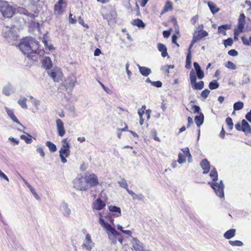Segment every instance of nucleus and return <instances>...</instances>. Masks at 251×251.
I'll list each match as a JSON object with an SVG mask.
<instances>
[{
	"instance_id": "obj_1",
	"label": "nucleus",
	"mask_w": 251,
	"mask_h": 251,
	"mask_svg": "<svg viewBox=\"0 0 251 251\" xmlns=\"http://www.w3.org/2000/svg\"><path fill=\"white\" fill-rule=\"evenodd\" d=\"M99 222L105 230L108 235V239L111 243L116 244L118 241L121 244H122L123 240L121 234L116 231L115 227L112 226L110 224L105 221L102 217L101 213H99Z\"/></svg>"
},
{
	"instance_id": "obj_2",
	"label": "nucleus",
	"mask_w": 251,
	"mask_h": 251,
	"mask_svg": "<svg viewBox=\"0 0 251 251\" xmlns=\"http://www.w3.org/2000/svg\"><path fill=\"white\" fill-rule=\"evenodd\" d=\"M19 47L21 51L29 56L32 53H36L39 48V42L34 38L26 37L22 40Z\"/></svg>"
},
{
	"instance_id": "obj_3",
	"label": "nucleus",
	"mask_w": 251,
	"mask_h": 251,
	"mask_svg": "<svg viewBox=\"0 0 251 251\" xmlns=\"http://www.w3.org/2000/svg\"><path fill=\"white\" fill-rule=\"evenodd\" d=\"M210 176L212 178L214 182H209L208 183L211 185V187L214 190V191L217 196L220 198H224V184L222 180L220 183L215 182L218 180V174L215 168H213L210 173Z\"/></svg>"
},
{
	"instance_id": "obj_4",
	"label": "nucleus",
	"mask_w": 251,
	"mask_h": 251,
	"mask_svg": "<svg viewBox=\"0 0 251 251\" xmlns=\"http://www.w3.org/2000/svg\"><path fill=\"white\" fill-rule=\"evenodd\" d=\"M0 12L3 17L6 18L12 17L15 13V9L8 2L0 1Z\"/></svg>"
},
{
	"instance_id": "obj_5",
	"label": "nucleus",
	"mask_w": 251,
	"mask_h": 251,
	"mask_svg": "<svg viewBox=\"0 0 251 251\" xmlns=\"http://www.w3.org/2000/svg\"><path fill=\"white\" fill-rule=\"evenodd\" d=\"M74 188L79 191H87L88 187L84 176H81L76 177L73 181Z\"/></svg>"
},
{
	"instance_id": "obj_6",
	"label": "nucleus",
	"mask_w": 251,
	"mask_h": 251,
	"mask_svg": "<svg viewBox=\"0 0 251 251\" xmlns=\"http://www.w3.org/2000/svg\"><path fill=\"white\" fill-rule=\"evenodd\" d=\"M190 80L192 88L194 90H201L204 87V82L203 81L196 82V75L194 70H192L190 72Z\"/></svg>"
},
{
	"instance_id": "obj_7",
	"label": "nucleus",
	"mask_w": 251,
	"mask_h": 251,
	"mask_svg": "<svg viewBox=\"0 0 251 251\" xmlns=\"http://www.w3.org/2000/svg\"><path fill=\"white\" fill-rule=\"evenodd\" d=\"M88 189L98 185L99 180L97 175L94 173L86 174L84 176Z\"/></svg>"
},
{
	"instance_id": "obj_8",
	"label": "nucleus",
	"mask_w": 251,
	"mask_h": 251,
	"mask_svg": "<svg viewBox=\"0 0 251 251\" xmlns=\"http://www.w3.org/2000/svg\"><path fill=\"white\" fill-rule=\"evenodd\" d=\"M48 75L52 78L54 81L58 82L62 77V73L59 68H54L48 71Z\"/></svg>"
},
{
	"instance_id": "obj_9",
	"label": "nucleus",
	"mask_w": 251,
	"mask_h": 251,
	"mask_svg": "<svg viewBox=\"0 0 251 251\" xmlns=\"http://www.w3.org/2000/svg\"><path fill=\"white\" fill-rule=\"evenodd\" d=\"M94 244L91 239L90 235L87 234L85 236V239L82 245V248L88 251H91L94 247Z\"/></svg>"
},
{
	"instance_id": "obj_10",
	"label": "nucleus",
	"mask_w": 251,
	"mask_h": 251,
	"mask_svg": "<svg viewBox=\"0 0 251 251\" xmlns=\"http://www.w3.org/2000/svg\"><path fill=\"white\" fill-rule=\"evenodd\" d=\"M55 123L58 135L60 137L64 136L66 133V131L63 122L60 119H57L56 120Z\"/></svg>"
},
{
	"instance_id": "obj_11",
	"label": "nucleus",
	"mask_w": 251,
	"mask_h": 251,
	"mask_svg": "<svg viewBox=\"0 0 251 251\" xmlns=\"http://www.w3.org/2000/svg\"><path fill=\"white\" fill-rule=\"evenodd\" d=\"M60 210L64 217L69 218L71 214V210L69 205L65 201H62L60 206Z\"/></svg>"
},
{
	"instance_id": "obj_12",
	"label": "nucleus",
	"mask_w": 251,
	"mask_h": 251,
	"mask_svg": "<svg viewBox=\"0 0 251 251\" xmlns=\"http://www.w3.org/2000/svg\"><path fill=\"white\" fill-rule=\"evenodd\" d=\"M131 244L135 251H143L145 250L144 244L136 238H132Z\"/></svg>"
},
{
	"instance_id": "obj_13",
	"label": "nucleus",
	"mask_w": 251,
	"mask_h": 251,
	"mask_svg": "<svg viewBox=\"0 0 251 251\" xmlns=\"http://www.w3.org/2000/svg\"><path fill=\"white\" fill-rule=\"evenodd\" d=\"M59 153L62 163L64 164L66 163L67 161L66 157H68L70 155V149L61 148L59 151Z\"/></svg>"
},
{
	"instance_id": "obj_14",
	"label": "nucleus",
	"mask_w": 251,
	"mask_h": 251,
	"mask_svg": "<svg viewBox=\"0 0 251 251\" xmlns=\"http://www.w3.org/2000/svg\"><path fill=\"white\" fill-rule=\"evenodd\" d=\"M105 206V202L100 199H97L92 204V208L97 210H100Z\"/></svg>"
},
{
	"instance_id": "obj_15",
	"label": "nucleus",
	"mask_w": 251,
	"mask_h": 251,
	"mask_svg": "<svg viewBox=\"0 0 251 251\" xmlns=\"http://www.w3.org/2000/svg\"><path fill=\"white\" fill-rule=\"evenodd\" d=\"M76 79L74 76L68 77L64 82V86L66 88L73 89L75 85Z\"/></svg>"
},
{
	"instance_id": "obj_16",
	"label": "nucleus",
	"mask_w": 251,
	"mask_h": 251,
	"mask_svg": "<svg viewBox=\"0 0 251 251\" xmlns=\"http://www.w3.org/2000/svg\"><path fill=\"white\" fill-rule=\"evenodd\" d=\"M5 109L7 115L14 122L18 124L20 126L23 127L24 128H25V127L23 125L18 121V119L15 115L14 111L12 109H9L8 107H5Z\"/></svg>"
},
{
	"instance_id": "obj_17",
	"label": "nucleus",
	"mask_w": 251,
	"mask_h": 251,
	"mask_svg": "<svg viewBox=\"0 0 251 251\" xmlns=\"http://www.w3.org/2000/svg\"><path fill=\"white\" fill-rule=\"evenodd\" d=\"M194 67L195 69V72L196 77L197 76L200 79H202L204 76V74L199 64L197 62H194Z\"/></svg>"
},
{
	"instance_id": "obj_18",
	"label": "nucleus",
	"mask_w": 251,
	"mask_h": 251,
	"mask_svg": "<svg viewBox=\"0 0 251 251\" xmlns=\"http://www.w3.org/2000/svg\"><path fill=\"white\" fill-rule=\"evenodd\" d=\"M63 0H58L57 2L54 5V13L56 15H60L63 13L62 4Z\"/></svg>"
},
{
	"instance_id": "obj_19",
	"label": "nucleus",
	"mask_w": 251,
	"mask_h": 251,
	"mask_svg": "<svg viewBox=\"0 0 251 251\" xmlns=\"http://www.w3.org/2000/svg\"><path fill=\"white\" fill-rule=\"evenodd\" d=\"M108 209L113 213L114 217H118L121 215V210L119 207L111 205L108 206Z\"/></svg>"
},
{
	"instance_id": "obj_20",
	"label": "nucleus",
	"mask_w": 251,
	"mask_h": 251,
	"mask_svg": "<svg viewBox=\"0 0 251 251\" xmlns=\"http://www.w3.org/2000/svg\"><path fill=\"white\" fill-rule=\"evenodd\" d=\"M208 35V33L205 31L202 30H200L198 32H196L194 35L193 37L197 40H200L201 38L207 36Z\"/></svg>"
},
{
	"instance_id": "obj_21",
	"label": "nucleus",
	"mask_w": 251,
	"mask_h": 251,
	"mask_svg": "<svg viewBox=\"0 0 251 251\" xmlns=\"http://www.w3.org/2000/svg\"><path fill=\"white\" fill-rule=\"evenodd\" d=\"M200 165L203 171V174H207L209 172L210 164L207 159H203L201 161Z\"/></svg>"
},
{
	"instance_id": "obj_22",
	"label": "nucleus",
	"mask_w": 251,
	"mask_h": 251,
	"mask_svg": "<svg viewBox=\"0 0 251 251\" xmlns=\"http://www.w3.org/2000/svg\"><path fill=\"white\" fill-rule=\"evenodd\" d=\"M137 66L139 69L140 73L143 76H147L151 73V71L149 68L146 67H142L139 64H137Z\"/></svg>"
},
{
	"instance_id": "obj_23",
	"label": "nucleus",
	"mask_w": 251,
	"mask_h": 251,
	"mask_svg": "<svg viewBox=\"0 0 251 251\" xmlns=\"http://www.w3.org/2000/svg\"><path fill=\"white\" fill-rule=\"evenodd\" d=\"M42 64L44 68H45L46 70H49L52 66L50 58L47 56L43 58L42 60Z\"/></svg>"
},
{
	"instance_id": "obj_24",
	"label": "nucleus",
	"mask_w": 251,
	"mask_h": 251,
	"mask_svg": "<svg viewBox=\"0 0 251 251\" xmlns=\"http://www.w3.org/2000/svg\"><path fill=\"white\" fill-rule=\"evenodd\" d=\"M14 91V88L13 86L9 84L3 87L2 90V93L5 96H10Z\"/></svg>"
},
{
	"instance_id": "obj_25",
	"label": "nucleus",
	"mask_w": 251,
	"mask_h": 251,
	"mask_svg": "<svg viewBox=\"0 0 251 251\" xmlns=\"http://www.w3.org/2000/svg\"><path fill=\"white\" fill-rule=\"evenodd\" d=\"M158 50L161 52V55L163 57L168 56L167 49L165 45L163 44L159 43L157 44Z\"/></svg>"
},
{
	"instance_id": "obj_26",
	"label": "nucleus",
	"mask_w": 251,
	"mask_h": 251,
	"mask_svg": "<svg viewBox=\"0 0 251 251\" xmlns=\"http://www.w3.org/2000/svg\"><path fill=\"white\" fill-rule=\"evenodd\" d=\"M128 193L132 196V199L134 200H138L139 201H142L144 199V196L142 194H136L132 191L127 190Z\"/></svg>"
},
{
	"instance_id": "obj_27",
	"label": "nucleus",
	"mask_w": 251,
	"mask_h": 251,
	"mask_svg": "<svg viewBox=\"0 0 251 251\" xmlns=\"http://www.w3.org/2000/svg\"><path fill=\"white\" fill-rule=\"evenodd\" d=\"M242 130L245 133H251V127L245 120L242 121Z\"/></svg>"
},
{
	"instance_id": "obj_28",
	"label": "nucleus",
	"mask_w": 251,
	"mask_h": 251,
	"mask_svg": "<svg viewBox=\"0 0 251 251\" xmlns=\"http://www.w3.org/2000/svg\"><path fill=\"white\" fill-rule=\"evenodd\" d=\"M195 122L198 126L200 127L204 121V115L202 113H200L199 116H196L195 117Z\"/></svg>"
},
{
	"instance_id": "obj_29",
	"label": "nucleus",
	"mask_w": 251,
	"mask_h": 251,
	"mask_svg": "<svg viewBox=\"0 0 251 251\" xmlns=\"http://www.w3.org/2000/svg\"><path fill=\"white\" fill-rule=\"evenodd\" d=\"M235 229H229L225 233L224 236L225 238L229 239L235 236Z\"/></svg>"
},
{
	"instance_id": "obj_30",
	"label": "nucleus",
	"mask_w": 251,
	"mask_h": 251,
	"mask_svg": "<svg viewBox=\"0 0 251 251\" xmlns=\"http://www.w3.org/2000/svg\"><path fill=\"white\" fill-rule=\"evenodd\" d=\"M245 21H241V20H238V28L237 30L234 31V34L236 35L237 32H242L244 28L245 25Z\"/></svg>"
},
{
	"instance_id": "obj_31",
	"label": "nucleus",
	"mask_w": 251,
	"mask_h": 251,
	"mask_svg": "<svg viewBox=\"0 0 251 251\" xmlns=\"http://www.w3.org/2000/svg\"><path fill=\"white\" fill-rule=\"evenodd\" d=\"M132 24L133 25L137 26L138 27L144 28L145 26V24L143 23V22L139 19L133 20L132 22Z\"/></svg>"
},
{
	"instance_id": "obj_32",
	"label": "nucleus",
	"mask_w": 251,
	"mask_h": 251,
	"mask_svg": "<svg viewBox=\"0 0 251 251\" xmlns=\"http://www.w3.org/2000/svg\"><path fill=\"white\" fill-rule=\"evenodd\" d=\"M46 145L48 147L49 150L51 152H55L57 151L56 145L50 141H47Z\"/></svg>"
},
{
	"instance_id": "obj_33",
	"label": "nucleus",
	"mask_w": 251,
	"mask_h": 251,
	"mask_svg": "<svg viewBox=\"0 0 251 251\" xmlns=\"http://www.w3.org/2000/svg\"><path fill=\"white\" fill-rule=\"evenodd\" d=\"M26 98L25 97L22 98L18 100V103L21 106L23 109H27V106L26 103Z\"/></svg>"
},
{
	"instance_id": "obj_34",
	"label": "nucleus",
	"mask_w": 251,
	"mask_h": 251,
	"mask_svg": "<svg viewBox=\"0 0 251 251\" xmlns=\"http://www.w3.org/2000/svg\"><path fill=\"white\" fill-rule=\"evenodd\" d=\"M208 5L213 14L216 13L219 11V9L217 8L216 4L212 2H208Z\"/></svg>"
},
{
	"instance_id": "obj_35",
	"label": "nucleus",
	"mask_w": 251,
	"mask_h": 251,
	"mask_svg": "<svg viewBox=\"0 0 251 251\" xmlns=\"http://www.w3.org/2000/svg\"><path fill=\"white\" fill-rule=\"evenodd\" d=\"M172 8L173 6L172 3L170 1H168L165 4L164 9L161 12V14H163L166 12L172 10Z\"/></svg>"
},
{
	"instance_id": "obj_36",
	"label": "nucleus",
	"mask_w": 251,
	"mask_h": 251,
	"mask_svg": "<svg viewBox=\"0 0 251 251\" xmlns=\"http://www.w3.org/2000/svg\"><path fill=\"white\" fill-rule=\"evenodd\" d=\"M244 107V103L243 102L238 101L234 103L233 105V109L234 111L239 110L242 109Z\"/></svg>"
},
{
	"instance_id": "obj_37",
	"label": "nucleus",
	"mask_w": 251,
	"mask_h": 251,
	"mask_svg": "<svg viewBox=\"0 0 251 251\" xmlns=\"http://www.w3.org/2000/svg\"><path fill=\"white\" fill-rule=\"evenodd\" d=\"M118 184L120 187L125 188L127 192V190H129L127 187L128 186L127 183L125 179L123 178V179H122L120 181H119Z\"/></svg>"
},
{
	"instance_id": "obj_38",
	"label": "nucleus",
	"mask_w": 251,
	"mask_h": 251,
	"mask_svg": "<svg viewBox=\"0 0 251 251\" xmlns=\"http://www.w3.org/2000/svg\"><path fill=\"white\" fill-rule=\"evenodd\" d=\"M62 146L61 148L69 149H70V144L69 141L67 138L64 139L61 141Z\"/></svg>"
},
{
	"instance_id": "obj_39",
	"label": "nucleus",
	"mask_w": 251,
	"mask_h": 251,
	"mask_svg": "<svg viewBox=\"0 0 251 251\" xmlns=\"http://www.w3.org/2000/svg\"><path fill=\"white\" fill-rule=\"evenodd\" d=\"M219 86V83L216 80H213L209 83V88L211 90H214L218 88Z\"/></svg>"
},
{
	"instance_id": "obj_40",
	"label": "nucleus",
	"mask_w": 251,
	"mask_h": 251,
	"mask_svg": "<svg viewBox=\"0 0 251 251\" xmlns=\"http://www.w3.org/2000/svg\"><path fill=\"white\" fill-rule=\"evenodd\" d=\"M36 151L37 153H39L40 156L42 157H44L45 156V153L44 151L43 147L41 145H38L36 148Z\"/></svg>"
},
{
	"instance_id": "obj_41",
	"label": "nucleus",
	"mask_w": 251,
	"mask_h": 251,
	"mask_svg": "<svg viewBox=\"0 0 251 251\" xmlns=\"http://www.w3.org/2000/svg\"><path fill=\"white\" fill-rule=\"evenodd\" d=\"M225 67L230 70H236L237 69L236 65L231 61H227L225 64Z\"/></svg>"
},
{
	"instance_id": "obj_42",
	"label": "nucleus",
	"mask_w": 251,
	"mask_h": 251,
	"mask_svg": "<svg viewBox=\"0 0 251 251\" xmlns=\"http://www.w3.org/2000/svg\"><path fill=\"white\" fill-rule=\"evenodd\" d=\"M27 135L29 137L26 136L25 135H22L20 138L21 139L25 140L26 143L30 144L32 142L31 136L29 134H27Z\"/></svg>"
},
{
	"instance_id": "obj_43",
	"label": "nucleus",
	"mask_w": 251,
	"mask_h": 251,
	"mask_svg": "<svg viewBox=\"0 0 251 251\" xmlns=\"http://www.w3.org/2000/svg\"><path fill=\"white\" fill-rule=\"evenodd\" d=\"M17 12H19L21 14H24L26 16H29L31 15L30 13H29L27 10L25 9L23 7H18L17 9Z\"/></svg>"
},
{
	"instance_id": "obj_44",
	"label": "nucleus",
	"mask_w": 251,
	"mask_h": 251,
	"mask_svg": "<svg viewBox=\"0 0 251 251\" xmlns=\"http://www.w3.org/2000/svg\"><path fill=\"white\" fill-rule=\"evenodd\" d=\"M229 243L232 246H238L240 247L243 245V243L242 241L239 240L235 241H229Z\"/></svg>"
},
{
	"instance_id": "obj_45",
	"label": "nucleus",
	"mask_w": 251,
	"mask_h": 251,
	"mask_svg": "<svg viewBox=\"0 0 251 251\" xmlns=\"http://www.w3.org/2000/svg\"><path fill=\"white\" fill-rule=\"evenodd\" d=\"M241 40L243 44L245 45L250 46L251 44V36L249 38V39H248L245 37H242Z\"/></svg>"
},
{
	"instance_id": "obj_46",
	"label": "nucleus",
	"mask_w": 251,
	"mask_h": 251,
	"mask_svg": "<svg viewBox=\"0 0 251 251\" xmlns=\"http://www.w3.org/2000/svg\"><path fill=\"white\" fill-rule=\"evenodd\" d=\"M178 157V159L177 162L179 164H182V163H183L185 162V161H186V159H185L186 156H184V155H182L181 153H179Z\"/></svg>"
},
{
	"instance_id": "obj_47",
	"label": "nucleus",
	"mask_w": 251,
	"mask_h": 251,
	"mask_svg": "<svg viewBox=\"0 0 251 251\" xmlns=\"http://www.w3.org/2000/svg\"><path fill=\"white\" fill-rule=\"evenodd\" d=\"M233 44V40L231 38H229L226 40H224V44L226 47L230 46Z\"/></svg>"
},
{
	"instance_id": "obj_48",
	"label": "nucleus",
	"mask_w": 251,
	"mask_h": 251,
	"mask_svg": "<svg viewBox=\"0 0 251 251\" xmlns=\"http://www.w3.org/2000/svg\"><path fill=\"white\" fill-rule=\"evenodd\" d=\"M226 123L228 126L229 129L233 128V124L231 118L228 117L226 119Z\"/></svg>"
},
{
	"instance_id": "obj_49",
	"label": "nucleus",
	"mask_w": 251,
	"mask_h": 251,
	"mask_svg": "<svg viewBox=\"0 0 251 251\" xmlns=\"http://www.w3.org/2000/svg\"><path fill=\"white\" fill-rule=\"evenodd\" d=\"M210 93V91L207 89L204 90L202 91L201 93V96L205 99L207 98L208 96L209 95Z\"/></svg>"
},
{
	"instance_id": "obj_50",
	"label": "nucleus",
	"mask_w": 251,
	"mask_h": 251,
	"mask_svg": "<svg viewBox=\"0 0 251 251\" xmlns=\"http://www.w3.org/2000/svg\"><path fill=\"white\" fill-rule=\"evenodd\" d=\"M181 151H183V152L184 153L186 156H188L189 158H191V155L189 152V150L188 148L182 149Z\"/></svg>"
},
{
	"instance_id": "obj_51",
	"label": "nucleus",
	"mask_w": 251,
	"mask_h": 251,
	"mask_svg": "<svg viewBox=\"0 0 251 251\" xmlns=\"http://www.w3.org/2000/svg\"><path fill=\"white\" fill-rule=\"evenodd\" d=\"M186 63L191 64V51L188 52L186 56Z\"/></svg>"
},
{
	"instance_id": "obj_52",
	"label": "nucleus",
	"mask_w": 251,
	"mask_h": 251,
	"mask_svg": "<svg viewBox=\"0 0 251 251\" xmlns=\"http://www.w3.org/2000/svg\"><path fill=\"white\" fill-rule=\"evenodd\" d=\"M22 179L26 186L29 189L30 191H33L34 189L31 186V185L24 178L22 177Z\"/></svg>"
},
{
	"instance_id": "obj_53",
	"label": "nucleus",
	"mask_w": 251,
	"mask_h": 251,
	"mask_svg": "<svg viewBox=\"0 0 251 251\" xmlns=\"http://www.w3.org/2000/svg\"><path fill=\"white\" fill-rule=\"evenodd\" d=\"M5 32H8L7 35H5L6 37H11V35H12L13 33L12 32V28H9L6 27L5 28Z\"/></svg>"
},
{
	"instance_id": "obj_54",
	"label": "nucleus",
	"mask_w": 251,
	"mask_h": 251,
	"mask_svg": "<svg viewBox=\"0 0 251 251\" xmlns=\"http://www.w3.org/2000/svg\"><path fill=\"white\" fill-rule=\"evenodd\" d=\"M151 85L157 88H159L162 86V82L160 81H153Z\"/></svg>"
},
{
	"instance_id": "obj_55",
	"label": "nucleus",
	"mask_w": 251,
	"mask_h": 251,
	"mask_svg": "<svg viewBox=\"0 0 251 251\" xmlns=\"http://www.w3.org/2000/svg\"><path fill=\"white\" fill-rule=\"evenodd\" d=\"M228 54L232 56H236L238 55V52L235 50H231L228 51Z\"/></svg>"
},
{
	"instance_id": "obj_56",
	"label": "nucleus",
	"mask_w": 251,
	"mask_h": 251,
	"mask_svg": "<svg viewBox=\"0 0 251 251\" xmlns=\"http://www.w3.org/2000/svg\"><path fill=\"white\" fill-rule=\"evenodd\" d=\"M199 17L198 15H196L194 17H193L191 19V23L193 25H195V24L197 23V22L198 21Z\"/></svg>"
},
{
	"instance_id": "obj_57",
	"label": "nucleus",
	"mask_w": 251,
	"mask_h": 251,
	"mask_svg": "<svg viewBox=\"0 0 251 251\" xmlns=\"http://www.w3.org/2000/svg\"><path fill=\"white\" fill-rule=\"evenodd\" d=\"M78 21L79 24H80L83 27H86V28H88V26L87 25L84 24L83 20L81 18V17H78Z\"/></svg>"
},
{
	"instance_id": "obj_58",
	"label": "nucleus",
	"mask_w": 251,
	"mask_h": 251,
	"mask_svg": "<svg viewBox=\"0 0 251 251\" xmlns=\"http://www.w3.org/2000/svg\"><path fill=\"white\" fill-rule=\"evenodd\" d=\"M0 177L4 179L7 182L9 181L7 176L1 171H0Z\"/></svg>"
},
{
	"instance_id": "obj_59",
	"label": "nucleus",
	"mask_w": 251,
	"mask_h": 251,
	"mask_svg": "<svg viewBox=\"0 0 251 251\" xmlns=\"http://www.w3.org/2000/svg\"><path fill=\"white\" fill-rule=\"evenodd\" d=\"M246 119L250 123H251V109L250 110V112H248L246 116H245Z\"/></svg>"
},
{
	"instance_id": "obj_60",
	"label": "nucleus",
	"mask_w": 251,
	"mask_h": 251,
	"mask_svg": "<svg viewBox=\"0 0 251 251\" xmlns=\"http://www.w3.org/2000/svg\"><path fill=\"white\" fill-rule=\"evenodd\" d=\"M151 110H150V109H148V110H146L145 112V114L147 116V119L148 120H149L150 118H151Z\"/></svg>"
},
{
	"instance_id": "obj_61",
	"label": "nucleus",
	"mask_w": 251,
	"mask_h": 251,
	"mask_svg": "<svg viewBox=\"0 0 251 251\" xmlns=\"http://www.w3.org/2000/svg\"><path fill=\"white\" fill-rule=\"evenodd\" d=\"M197 41L193 37L192 40L191 41V43L190 44V45L189 49H188V52L191 51V48H192L193 46L195 44V43Z\"/></svg>"
},
{
	"instance_id": "obj_62",
	"label": "nucleus",
	"mask_w": 251,
	"mask_h": 251,
	"mask_svg": "<svg viewBox=\"0 0 251 251\" xmlns=\"http://www.w3.org/2000/svg\"><path fill=\"white\" fill-rule=\"evenodd\" d=\"M31 102L35 106H38L40 104V101L36 99H33L31 100Z\"/></svg>"
},
{
	"instance_id": "obj_63",
	"label": "nucleus",
	"mask_w": 251,
	"mask_h": 251,
	"mask_svg": "<svg viewBox=\"0 0 251 251\" xmlns=\"http://www.w3.org/2000/svg\"><path fill=\"white\" fill-rule=\"evenodd\" d=\"M193 108L194 109V113H199L200 111V107L199 106L194 105H193Z\"/></svg>"
},
{
	"instance_id": "obj_64",
	"label": "nucleus",
	"mask_w": 251,
	"mask_h": 251,
	"mask_svg": "<svg viewBox=\"0 0 251 251\" xmlns=\"http://www.w3.org/2000/svg\"><path fill=\"white\" fill-rule=\"evenodd\" d=\"M8 140L11 142L15 143L17 145L19 144V140L17 139H15L13 137H9L8 138Z\"/></svg>"
}]
</instances>
